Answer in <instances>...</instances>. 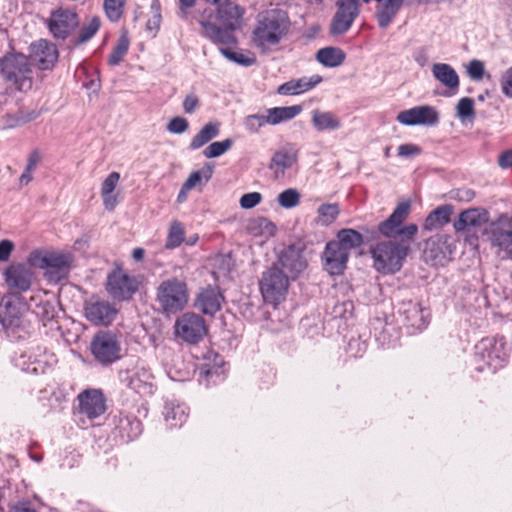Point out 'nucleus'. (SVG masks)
<instances>
[{"label": "nucleus", "instance_id": "obj_1", "mask_svg": "<svg viewBox=\"0 0 512 512\" xmlns=\"http://www.w3.org/2000/svg\"><path fill=\"white\" fill-rule=\"evenodd\" d=\"M243 9L228 0L217 9L205 8L198 16L200 34L216 45H235L234 30L240 27Z\"/></svg>", "mask_w": 512, "mask_h": 512}, {"label": "nucleus", "instance_id": "obj_2", "mask_svg": "<svg viewBox=\"0 0 512 512\" xmlns=\"http://www.w3.org/2000/svg\"><path fill=\"white\" fill-rule=\"evenodd\" d=\"M291 22L287 12L270 9L260 13L253 30V42L263 52L280 44L290 31Z\"/></svg>", "mask_w": 512, "mask_h": 512}, {"label": "nucleus", "instance_id": "obj_3", "mask_svg": "<svg viewBox=\"0 0 512 512\" xmlns=\"http://www.w3.org/2000/svg\"><path fill=\"white\" fill-rule=\"evenodd\" d=\"M28 306L20 295L5 297L0 305V330L11 341L23 340L31 334V323L26 319Z\"/></svg>", "mask_w": 512, "mask_h": 512}, {"label": "nucleus", "instance_id": "obj_4", "mask_svg": "<svg viewBox=\"0 0 512 512\" xmlns=\"http://www.w3.org/2000/svg\"><path fill=\"white\" fill-rule=\"evenodd\" d=\"M507 358L508 350L503 338H483L475 346L473 366L480 373L493 374L505 365Z\"/></svg>", "mask_w": 512, "mask_h": 512}, {"label": "nucleus", "instance_id": "obj_5", "mask_svg": "<svg viewBox=\"0 0 512 512\" xmlns=\"http://www.w3.org/2000/svg\"><path fill=\"white\" fill-rule=\"evenodd\" d=\"M411 243L397 240H381L371 248L374 268L382 273H396L404 263Z\"/></svg>", "mask_w": 512, "mask_h": 512}, {"label": "nucleus", "instance_id": "obj_6", "mask_svg": "<svg viewBox=\"0 0 512 512\" xmlns=\"http://www.w3.org/2000/svg\"><path fill=\"white\" fill-rule=\"evenodd\" d=\"M156 302L166 316L181 312L189 302L187 283L177 277L163 280L156 288Z\"/></svg>", "mask_w": 512, "mask_h": 512}, {"label": "nucleus", "instance_id": "obj_7", "mask_svg": "<svg viewBox=\"0 0 512 512\" xmlns=\"http://www.w3.org/2000/svg\"><path fill=\"white\" fill-rule=\"evenodd\" d=\"M410 207L409 202L399 203L392 214L379 223V233L387 240L411 243L418 232V226L414 223L403 225L410 213Z\"/></svg>", "mask_w": 512, "mask_h": 512}, {"label": "nucleus", "instance_id": "obj_8", "mask_svg": "<svg viewBox=\"0 0 512 512\" xmlns=\"http://www.w3.org/2000/svg\"><path fill=\"white\" fill-rule=\"evenodd\" d=\"M0 72L19 91H28L33 85V68L29 59L20 53L5 55L0 60Z\"/></svg>", "mask_w": 512, "mask_h": 512}, {"label": "nucleus", "instance_id": "obj_9", "mask_svg": "<svg viewBox=\"0 0 512 512\" xmlns=\"http://www.w3.org/2000/svg\"><path fill=\"white\" fill-rule=\"evenodd\" d=\"M497 256L502 259H512V217L502 213L499 217L490 221L482 231Z\"/></svg>", "mask_w": 512, "mask_h": 512}, {"label": "nucleus", "instance_id": "obj_10", "mask_svg": "<svg viewBox=\"0 0 512 512\" xmlns=\"http://www.w3.org/2000/svg\"><path fill=\"white\" fill-rule=\"evenodd\" d=\"M90 350L100 364L106 366L121 357L120 335L112 331L97 332L90 343Z\"/></svg>", "mask_w": 512, "mask_h": 512}, {"label": "nucleus", "instance_id": "obj_11", "mask_svg": "<svg viewBox=\"0 0 512 512\" xmlns=\"http://www.w3.org/2000/svg\"><path fill=\"white\" fill-rule=\"evenodd\" d=\"M290 278L277 264L263 272L260 279V291L266 302L277 304L284 300Z\"/></svg>", "mask_w": 512, "mask_h": 512}, {"label": "nucleus", "instance_id": "obj_12", "mask_svg": "<svg viewBox=\"0 0 512 512\" xmlns=\"http://www.w3.org/2000/svg\"><path fill=\"white\" fill-rule=\"evenodd\" d=\"M455 249V241L450 235L436 234L426 241L423 257L432 266H444L451 260Z\"/></svg>", "mask_w": 512, "mask_h": 512}, {"label": "nucleus", "instance_id": "obj_13", "mask_svg": "<svg viewBox=\"0 0 512 512\" xmlns=\"http://www.w3.org/2000/svg\"><path fill=\"white\" fill-rule=\"evenodd\" d=\"M337 10L330 24L331 35L345 34L360 13V0H337Z\"/></svg>", "mask_w": 512, "mask_h": 512}, {"label": "nucleus", "instance_id": "obj_14", "mask_svg": "<svg viewBox=\"0 0 512 512\" xmlns=\"http://www.w3.org/2000/svg\"><path fill=\"white\" fill-rule=\"evenodd\" d=\"M176 334L188 343H197L207 333L204 319L195 313H185L176 320Z\"/></svg>", "mask_w": 512, "mask_h": 512}, {"label": "nucleus", "instance_id": "obj_15", "mask_svg": "<svg viewBox=\"0 0 512 512\" xmlns=\"http://www.w3.org/2000/svg\"><path fill=\"white\" fill-rule=\"evenodd\" d=\"M79 26V17L70 9L59 8L53 11L48 20V28L56 39L65 40Z\"/></svg>", "mask_w": 512, "mask_h": 512}, {"label": "nucleus", "instance_id": "obj_16", "mask_svg": "<svg viewBox=\"0 0 512 512\" xmlns=\"http://www.w3.org/2000/svg\"><path fill=\"white\" fill-rule=\"evenodd\" d=\"M122 381L141 396L152 395L155 390L154 376L150 368L142 363L127 371Z\"/></svg>", "mask_w": 512, "mask_h": 512}, {"label": "nucleus", "instance_id": "obj_17", "mask_svg": "<svg viewBox=\"0 0 512 512\" xmlns=\"http://www.w3.org/2000/svg\"><path fill=\"white\" fill-rule=\"evenodd\" d=\"M86 319L94 325H109L117 315V309L106 300L91 298L84 304Z\"/></svg>", "mask_w": 512, "mask_h": 512}, {"label": "nucleus", "instance_id": "obj_18", "mask_svg": "<svg viewBox=\"0 0 512 512\" xmlns=\"http://www.w3.org/2000/svg\"><path fill=\"white\" fill-rule=\"evenodd\" d=\"M397 120L407 126H434L439 122V113L432 106L421 105L401 111L397 115Z\"/></svg>", "mask_w": 512, "mask_h": 512}, {"label": "nucleus", "instance_id": "obj_19", "mask_svg": "<svg viewBox=\"0 0 512 512\" xmlns=\"http://www.w3.org/2000/svg\"><path fill=\"white\" fill-rule=\"evenodd\" d=\"M137 280L121 270L113 271L108 276L107 291L117 300H127L136 292Z\"/></svg>", "mask_w": 512, "mask_h": 512}, {"label": "nucleus", "instance_id": "obj_20", "mask_svg": "<svg viewBox=\"0 0 512 512\" xmlns=\"http://www.w3.org/2000/svg\"><path fill=\"white\" fill-rule=\"evenodd\" d=\"M73 262L71 253L48 252L39 260V266L48 270L52 278L60 280L67 276Z\"/></svg>", "mask_w": 512, "mask_h": 512}, {"label": "nucleus", "instance_id": "obj_21", "mask_svg": "<svg viewBox=\"0 0 512 512\" xmlns=\"http://www.w3.org/2000/svg\"><path fill=\"white\" fill-rule=\"evenodd\" d=\"M278 264L287 271L290 279H296L307 267L302 250L296 245L284 249L279 256Z\"/></svg>", "mask_w": 512, "mask_h": 512}, {"label": "nucleus", "instance_id": "obj_22", "mask_svg": "<svg viewBox=\"0 0 512 512\" xmlns=\"http://www.w3.org/2000/svg\"><path fill=\"white\" fill-rule=\"evenodd\" d=\"M79 412L89 419L98 418L105 410V399L99 390H86L78 395Z\"/></svg>", "mask_w": 512, "mask_h": 512}, {"label": "nucleus", "instance_id": "obj_23", "mask_svg": "<svg viewBox=\"0 0 512 512\" xmlns=\"http://www.w3.org/2000/svg\"><path fill=\"white\" fill-rule=\"evenodd\" d=\"M348 258V252H346L345 248H341L340 244H337L335 241L327 243L323 259L324 267L329 272V274H342L346 268Z\"/></svg>", "mask_w": 512, "mask_h": 512}, {"label": "nucleus", "instance_id": "obj_24", "mask_svg": "<svg viewBox=\"0 0 512 512\" xmlns=\"http://www.w3.org/2000/svg\"><path fill=\"white\" fill-rule=\"evenodd\" d=\"M488 210L482 207L469 208L462 211L458 219L454 221L453 227L457 232H463L469 228H478L487 225L490 221Z\"/></svg>", "mask_w": 512, "mask_h": 512}, {"label": "nucleus", "instance_id": "obj_25", "mask_svg": "<svg viewBox=\"0 0 512 512\" xmlns=\"http://www.w3.org/2000/svg\"><path fill=\"white\" fill-rule=\"evenodd\" d=\"M33 61L41 70H48L54 66L58 59V51L54 44L40 40L31 45Z\"/></svg>", "mask_w": 512, "mask_h": 512}, {"label": "nucleus", "instance_id": "obj_26", "mask_svg": "<svg viewBox=\"0 0 512 512\" xmlns=\"http://www.w3.org/2000/svg\"><path fill=\"white\" fill-rule=\"evenodd\" d=\"M224 297L218 287L208 286L199 292L195 300V307L206 315L213 316L222 306Z\"/></svg>", "mask_w": 512, "mask_h": 512}, {"label": "nucleus", "instance_id": "obj_27", "mask_svg": "<svg viewBox=\"0 0 512 512\" xmlns=\"http://www.w3.org/2000/svg\"><path fill=\"white\" fill-rule=\"evenodd\" d=\"M398 313L403 316V321L416 329H424L427 324L428 313L417 302L405 300L399 304Z\"/></svg>", "mask_w": 512, "mask_h": 512}, {"label": "nucleus", "instance_id": "obj_28", "mask_svg": "<svg viewBox=\"0 0 512 512\" xmlns=\"http://www.w3.org/2000/svg\"><path fill=\"white\" fill-rule=\"evenodd\" d=\"M5 281L17 293L27 291L31 286V272L22 264H12L5 270Z\"/></svg>", "mask_w": 512, "mask_h": 512}, {"label": "nucleus", "instance_id": "obj_29", "mask_svg": "<svg viewBox=\"0 0 512 512\" xmlns=\"http://www.w3.org/2000/svg\"><path fill=\"white\" fill-rule=\"evenodd\" d=\"M322 81L320 75H312L310 77H301L298 79H291L277 88V93L280 95H299L305 93L316 87Z\"/></svg>", "mask_w": 512, "mask_h": 512}, {"label": "nucleus", "instance_id": "obj_30", "mask_svg": "<svg viewBox=\"0 0 512 512\" xmlns=\"http://www.w3.org/2000/svg\"><path fill=\"white\" fill-rule=\"evenodd\" d=\"M434 78L455 94L459 89V76L456 70L446 63H435L432 66Z\"/></svg>", "mask_w": 512, "mask_h": 512}, {"label": "nucleus", "instance_id": "obj_31", "mask_svg": "<svg viewBox=\"0 0 512 512\" xmlns=\"http://www.w3.org/2000/svg\"><path fill=\"white\" fill-rule=\"evenodd\" d=\"M452 213L453 207L449 204L437 207L426 217L422 227L423 230L433 231L442 228L444 225L450 222Z\"/></svg>", "mask_w": 512, "mask_h": 512}, {"label": "nucleus", "instance_id": "obj_32", "mask_svg": "<svg viewBox=\"0 0 512 512\" xmlns=\"http://www.w3.org/2000/svg\"><path fill=\"white\" fill-rule=\"evenodd\" d=\"M301 111V105L269 108L266 110L268 124L278 125L282 122L289 121L298 116L301 113Z\"/></svg>", "mask_w": 512, "mask_h": 512}, {"label": "nucleus", "instance_id": "obj_33", "mask_svg": "<svg viewBox=\"0 0 512 512\" xmlns=\"http://www.w3.org/2000/svg\"><path fill=\"white\" fill-rule=\"evenodd\" d=\"M188 417V408L183 404L168 402L164 408V418L171 428L180 427Z\"/></svg>", "mask_w": 512, "mask_h": 512}, {"label": "nucleus", "instance_id": "obj_34", "mask_svg": "<svg viewBox=\"0 0 512 512\" xmlns=\"http://www.w3.org/2000/svg\"><path fill=\"white\" fill-rule=\"evenodd\" d=\"M220 132V123L208 122L205 124L200 131L192 138L189 148L191 150H197L217 137Z\"/></svg>", "mask_w": 512, "mask_h": 512}, {"label": "nucleus", "instance_id": "obj_35", "mask_svg": "<svg viewBox=\"0 0 512 512\" xmlns=\"http://www.w3.org/2000/svg\"><path fill=\"white\" fill-rule=\"evenodd\" d=\"M345 53L337 47H324L317 51L316 59L325 67H338L345 60Z\"/></svg>", "mask_w": 512, "mask_h": 512}, {"label": "nucleus", "instance_id": "obj_36", "mask_svg": "<svg viewBox=\"0 0 512 512\" xmlns=\"http://www.w3.org/2000/svg\"><path fill=\"white\" fill-rule=\"evenodd\" d=\"M312 123L318 131L336 130L341 126L340 120L334 113L320 110L313 111Z\"/></svg>", "mask_w": 512, "mask_h": 512}, {"label": "nucleus", "instance_id": "obj_37", "mask_svg": "<svg viewBox=\"0 0 512 512\" xmlns=\"http://www.w3.org/2000/svg\"><path fill=\"white\" fill-rule=\"evenodd\" d=\"M248 230L253 236H259L268 239L274 236L276 232L275 224L265 217L253 219L248 224Z\"/></svg>", "mask_w": 512, "mask_h": 512}, {"label": "nucleus", "instance_id": "obj_38", "mask_svg": "<svg viewBox=\"0 0 512 512\" xmlns=\"http://www.w3.org/2000/svg\"><path fill=\"white\" fill-rule=\"evenodd\" d=\"M338 240L335 241L340 244L341 248H345L346 252L350 254L351 249L360 247L364 243L362 234L354 229H342L337 234Z\"/></svg>", "mask_w": 512, "mask_h": 512}, {"label": "nucleus", "instance_id": "obj_39", "mask_svg": "<svg viewBox=\"0 0 512 512\" xmlns=\"http://www.w3.org/2000/svg\"><path fill=\"white\" fill-rule=\"evenodd\" d=\"M214 166L207 163L201 169L192 172L184 182L185 189H194L205 185L212 177Z\"/></svg>", "mask_w": 512, "mask_h": 512}, {"label": "nucleus", "instance_id": "obj_40", "mask_svg": "<svg viewBox=\"0 0 512 512\" xmlns=\"http://www.w3.org/2000/svg\"><path fill=\"white\" fill-rule=\"evenodd\" d=\"M220 53L229 61L238 65L249 67L256 62V59L249 54H244L240 51H234L229 48L230 45H218Z\"/></svg>", "mask_w": 512, "mask_h": 512}, {"label": "nucleus", "instance_id": "obj_41", "mask_svg": "<svg viewBox=\"0 0 512 512\" xmlns=\"http://www.w3.org/2000/svg\"><path fill=\"white\" fill-rule=\"evenodd\" d=\"M295 161L296 157L292 152L280 150L273 155L270 168L275 169L276 172L284 173L286 169L293 166Z\"/></svg>", "mask_w": 512, "mask_h": 512}, {"label": "nucleus", "instance_id": "obj_42", "mask_svg": "<svg viewBox=\"0 0 512 512\" xmlns=\"http://www.w3.org/2000/svg\"><path fill=\"white\" fill-rule=\"evenodd\" d=\"M42 155L38 149H34L27 158V165L24 172L19 178L20 186L28 185L33 179V172L36 170L37 165L41 162Z\"/></svg>", "mask_w": 512, "mask_h": 512}, {"label": "nucleus", "instance_id": "obj_43", "mask_svg": "<svg viewBox=\"0 0 512 512\" xmlns=\"http://www.w3.org/2000/svg\"><path fill=\"white\" fill-rule=\"evenodd\" d=\"M119 427L129 440L137 438L142 433V423L134 416H124L120 419Z\"/></svg>", "mask_w": 512, "mask_h": 512}, {"label": "nucleus", "instance_id": "obj_44", "mask_svg": "<svg viewBox=\"0 0 512 512\" xmlns=\"http://www.w3.org/2000/svg\"><path fill=\"white\" fill-rule=\"evenodd\" d=\"M185 231L180 222H173L170 226L165 247L167 249H174L181 245L184 240Z\"/></svg>", "mask_w": 512, "mask_h": 512}, {"label": "nucleus", "instance_id": "obj_45", "mask_svg": "<svg viewBox=\"0 0 512 512\" xmlns=\"http://www.w3.org/2000/svg\"><path fill=\"white\" fill-rule=\"evenodd\" d=\"M129 44L130 41L127 35L123 34L119 37L117 45L114 47L108 59L110 65L115 66L122 61L123 57L128 52Z\"/></svg>", "mask_w": 512, "mask_h": 512}, {"label": "nucleus", "instance_id": "obj_46", "mask_svg": "<svg viewBox=\"0 0 512 512\" xmlns=\"http://www.w3.org/2000/svg\"><path fill=\"white\" fill-rule=\"evenodd\" d=\"M339 212V205L336 203L322 204L318 208L319 222L328 226L338 217Z\"/></svg>", "mask_w": 512, "mask_h": 512}, {"label": "nucleus", "instance_id": "obj_47", "mask_svg": "<svg viewBox=\"0 0 512 512\" xmlns=\"http://www.w3.org/2000/svg\"><path fill=\"white\" fill-rule=\"evenodd\" d=\"M300 198L301 195L297 189L288 188L278 195L277 201L282 208L291 209L298 206Z\"/></svg>", "mask_w": 512, "mask_h": 512}, {"label": "nucleus", "instance_id": "obj_48", "mask_svg": "<svg viewBox=\"0 0 512 512\" xmlns=\"http://www.w3.org/2000/svg\"><path fill=\"white\" fill-rule=\"evenodd\" d=\"M34 313L46 325L53 321L57 316L55 305L49 301H41L35 308Z\"/></svg>", "mask_w": 512, "mask_h": 512}, {"label": "nucleus", "instance_id": "obj_49", "mask_svg": "<svg viewBox=\"0 0 512 512\" xmlns=\"http://www.w3.org/2000/svg\"><path fill=\"white\" fill-rule=\"evenodd\" d=\"M100 26H101L100 18L98 16H93L90 19V21L87 24L83 25L82 28L80 29L77 43L82 44V43L89 41L97 33Z\"/></svg>", "mask_w": 512, "mask_h": 512}, {"label": "nucleus", "instance_id": "obj_50", "mask_svg": "<svg viewBox=\"0 0 512 512\" xmlns=\"http://www.w3.org/2000/svg\"><path fill=\"white\" fill-rule=\"evenodd\" d=\"M232 145L233 141L231 139L213 142L204 149L203 155L206 158L219 157L227 152L232 147Z\"/></svg>", "mask_w": 512, "mask_h": 512}, {"label": "nucleus", "instance_id": "obj_51", "mask_svg": "<svg viewBox=\"0 0 512 512\" xmlns=\"http://www.w3.org/2000/svg\"><path fill=\"white\" fill-rule=\"evenodd\" d=\"M268 124L267 114H251L244 118L243 125L249 133H257L259 130Z\"/></svg>", "mask_w": 512, "mask_h": 512}, {"label": "nucleus", "instance_id": "obj_52", "mask_svg": "<svg viewBox=\"0 0 512 512\" xmlns=\"http://www.w3.org/2000/svg\"><path fill=\"white\" fill-rule=\"evenodd\" d=\"M126 0H104V9L111 21H117L122 13Z\"/></svg>", "mask_w": 512, "mask_h": 512}, {"label": "nucleus", "instance_id": "obj_53", "mask_svg": "<svg viewBox=\"0 0 512 512\" xmlns=\"http://www.w3.org/2000/svg\"><path fill=\"white\" fill-rule=\"evenodd\" d=\"M474 115V100L469 97L461 98L457 104V116L461 120H465L467 118L473 117Z\"/></svg>", "mask_w": 512, "mask_h": 512}, {"label": "nucleus", "instance_id": "obj_54", "mask_svg": "<svg viewBox=\"0 0 512 512\" xmlns=\"http://www.w3.org/2000/svg\"><path fill=\"white\" fill-rule=\"evenodd\" d=\"M189 128V122L186 118L176 116L172 118L167 124V131L172 134H182Z\"/></svg>", "mask_w": 512, "mask_h": 512}, {"label": "nucleus", "instance_id": "obj_55", "mask_svg": "<svg viewBox=\"0 0 512 512\" xmlns=\"http://www.w3.org/2000/svg\"><path fill=\"white\" fill-rule=\"evenodd\" d=\"M262 198V194L259 192L246 193L241 196L239 204L243 209H252L261 203Z\"/></svg>", "mask_w": 512, "mask_h": 512}, {"label": "nucleus", "instance_id": "obj_56", "mask_svg": "<svg viewBox=\"0 0 512 512\" xmlns=\"http://www.w3.org/2000/svg\"><path fill=\"white\" fill-rule=\"evenodd\" d=\"M467 73L471 79L481 80L485 73L484 63L477 59L471 60L467 66Z\"/></svg>", "mask_w": 512, "mask_h": 512}, {"label": "nucleus", "instance_id": "obj_57", "mask_svg": "<svg viewBox=\"0 0 512 512\" xmlns=\"http://www.w3.org/2000/svg\"><path fill=\"white\" fill-rule=\"evenodd\" d=\"M223 364V359L216 355L215 356V366L206 368L202 371V373L205 375V377L209 380L216 376L220 380L224 379V369L221 367Z\"/></svg>", "mask_w": 512, "mask_h": 512}, {"label": "nucleus", "instance_id": "obj_58", "mask_svg": "<svg viewBox=\"0 0 512 512\" xmlns=\"http://www.w3.org/2000/svg\"><path fill=\"white\" fill-rule=\"evenodd\" d=\"M500 86L502 93L512 98V66L506 69L500 77Z\"/></svg>", "mask_w": 512, "mask_h": 512}, {"label": "nucleus", "instance_id": "obj_59", "mask_svg": "<svg viewBox=\"0 0 512 512\" xmlns=\"http://www.w3.org/2000/svg\"><path fill=\"white\" fill-rule=\"evenodd\" d=\"M120 179L118 172H111L103 181L101 186V194H111L116 188Z\"/></svg>", "mask_w": 512, "mask_h": 512}, {"label": "nucleus", "instance_id": "obj_60", "mask_svg": "<svg viewBox=\"0 0 512 512\" xmlns=\"http://www.w3.org/2000/svg\"><path fill=\"white\" fill-rule=\"evenodd\" d=\"M9 512H38L34 504L26 499L19 500L12 503L9 507Z\"/></svg>", "mask_w": 512, "mask_h": 512}, {"label": "nucleus", "instance_id": "obj_61", "mask_svg": "<svg viewBox=\"0 0 512 512\" xmlns=\"http://www.w3.org/2000/svg\"><path fill=\"white\" fill-rule=\"evenodd\" d=\"M200 106V100L195 94H188L183 101V110L187 114H193Z\"/></svg>", "mask_w": 512, "mask_h": 512}, {"label": "nucleus", "instance_id": "obj_62", "mask_svg": "<svg viewBox=\"0 0 512 512\" xmlns=\"http://www.w3.org/2000/svg\"><path fill=\"white\" fill-rule=\"evenodd\" d=\"M14 250V244L8 239H4L0 242V262H5L9 259L12 251Z\"/></svg>", "mask_w": 512, "mask_h": 512}, {"label": "nucleus", "instance_id": "obj_63", "mask_svg": "<svg viewBox=\"0 0 512 512\" xmlns=\"http://www.w3.org/2000/svg\"><path fill=\"white\" fill-rule=\"evenodd\" d=\"M421 149L414 144H402L398 147V155L401 157H410L420 154Z\"/></svg>", "mask_w": 512, "mask_h": 512}, {"label": "nucleus", "instance_id": "obj_64", "mask_svg": "<svg viewBox=\"0 0 512 512\" xmlns=\"http://www.w3.org/2000/svg\"><path fill=\"white\" fill-rule=\"evenodd\" d=\"M498 164L501 168H511L512 167V150H508L500 154L498 159Z\"/></svg>", "mask_w": 512, "mask_h": 512}]
</instances>
